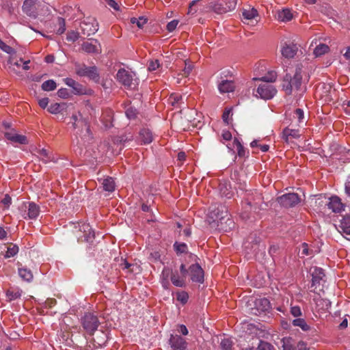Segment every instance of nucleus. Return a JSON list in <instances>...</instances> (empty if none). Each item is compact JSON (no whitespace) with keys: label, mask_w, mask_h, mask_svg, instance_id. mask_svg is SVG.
<instances>
[{"label":"nucleus","mask_w":350,"mask_h":350,"mask_svg":"<svg viewBox=\"0 0 350 350\" xmlns=\"http://www.w3.org/2000/svg\"><path fill=\"white\" fill-rule=\"evenodd\" d=\"M300 136L298 129H292L286 127L282 131V139L287 144H289L293 139H297Z\"/></svg>","instance_id":"14"},{"label":"nucleus","mask_w":350,"mask_h":350,"mask_svg":"<svg viewBox=\"0 0 350 350\" xmlns=\"http://www.w3.org/2000/svg\"><path fill=\"white\" fill-rule=\"evenodd\" d=\"M298 47L295 44L284 43L281 49V53L283 57L290 59L293 58L297 54Z\"/></svg>","instance_id":"13"},{"label":"nucleus","mask_w":350,"mask_h":350,"mask_svg":"<svg viewBox=\"0 0 350 350\" xmlns=\"http://www.w3.org/2000/svg\"><path fill=\"white\" fill-rule=\"evenodd\" d=\"M103 187L105 191L111 192L115 189V182L111 177H108L103 180Z\"/></svg>","instance_id":"36"},{"label":"nucleus","mask_w":350,"mask_h":350,"mask_svg":"<svg viewBox=\"0 0 350 350\" xmlns=\"http://www.w3.org/2000/svg\"><path fill=\"white\" fill-rule=\"evenodd\" d=\"M211 8L217 14H223L228 12L226 7L223 6L221 3L218 2L211 3Z\"/></svg>","instance_id":"38"},{"label":"nucleus","mask_w":350,"mask_h":350,"mask_svg":"<svg viewBox=\"0 0 350 350\" xmlns=\"http://www.w3.org/2000/svg\"><path fill=\"white\" fill-rule=\"evenodd\" d=\"M256 92L258 94L260 98L265 100H269L276 94L277 90L271 84L264 83L260 84L258 87Z\"/></svg>","instance_id":"9"},{"label":"nucleus","mask_w":350,"mask_h":350,"mask_svg":"<svg viewBox=\"0 0 350 350\" xmlns=\"http://www.w3.org/2000/svg\"><path fill=\"white\" fill-rule=\"evenodd\" d=\"M283 350H296L295 340L291 337H284L282 339Z\"/></svg>","instance_id":"31"},{"label":"nucleus","mask_w":350,"mask_h":350,"mask_svg":"<svg viewBox=\"0 0 350 350\" xmlns=\"http://www.w3.org/2000/svg\"><path fill=\"white\" fill-rule=\"evenodd\" d=\"M125 114L126 117L130 120L135 119L137 116L138 111L135 107L129 106L126 108Z\"/></svg>","instance_id":"47"},{"label":"nucleus","mask_w":350,"mask_h":350,"mask_svg":"<svg viewBox=\"0 0 350 350\" xmlns=\"http://www.w3.org/2000/svg\"><path fill=\"white\" fill-rule=\"evenodd\" d=\"M76 73L80 77H87L95 82L100 80V75L96 66H87L83 64L77 68Z\"/></svg>","instance_id":"6"},{"label":"nucleus","mask_w":350,"mask_h":350,"mask_svg":"<svg viewBox=\"0 0 350 350\" xmlns=\"http://www.w3.org/2000/svg\"><path fill=\"white\" fill-rule=\"evenodd\" d=\"M40 213V207L36 203L31 202L29 203L28 217L30 219H36Z\"/></svg>","instance_id":"28"},{"label":"nucleus","mask_w":350,"mask_h":350,"mask_svg":"<svg viewBox=\"0 0 350 350\" xmlns=\"http://www.w3.org/2000/svg\"><path fill=\"white\" fill-rule=\"evenodd\" d=\"M327 208L334 213H340L345 210V204L341 202V199L336 196H332L329 201L325 204Z\"/></svg>","instance_id":"11"},{"label":"nucleus","mask_w":350,"mask_h":350,"mask_svg":"<svg viewBox=\"0 0 350 350\" xmlns=\"http://www.w3.org/2000/svg\"><path fill=\"white\" fill-rule=\"evenodd\" d=\"M340 228L343 233L350 235V215H347L340 221Z\"/></svg>","instance_id":"30"},{"label":"nucleus","mask_w":350,"mask_h":350,"mask_svg":"<svg viewBox=\"0 0 350 350\" xmlns=\"http://www.w3.org/2000/svg\"><path fill=\"white\" fill-rule=\"evenodd\" d=\"M18 252V247L16 245L10 243L8 247V250L5 254V258H10L14 256Z\"/></svg>","instance_id":"43"},{"label":"nucleus","mask_w":350,"mask_h":350,"mask_svg":"<svg viewBox=\"0 0 350 350\" xmlns=\"http://www.w3.org/2000/svg\"><path fill=\"white\" fill-rule=\"evenodd\" d=\"M41 87L44 91L49 92V91L54 90L57 88V85H56V83L53 80L49 79V80L44 81L42 84Z\"/></svg>","instance_id":"44"},{"label":"nucleus","mask_w":350,"mask_h":350,"mask_svg":"<svg viewBox=\"0 0 350 350\" xmlns=\"http://www.w3.org/2000/svg\"><path fill=\"white\" fill-rule=\"evenodd\" d=\"M242 14L245 19L251 20L258 15V11L254 8L244 10Z\"/></svg>","instance_id":"45"},{"label":"nucleus","mask_w":350,"mask_h":350,"mask_svg":"<svg viewBox=\"0 0 350 350\" xmlns=\"http://www.w3.org/2000/svg\"><path fill=\"white\" fill-rule=\"evenodd\" d=\"M291 314L295 317H299L301 316V310L299 306H291Z\"/></svg>","instance_id":"56"},{"label":"nucleus","mask_w":350,"mask_h":350,"mask_svg":"<svg viewBox=\"0 0 350 350\" xmlns=\"http://www.w3.org/2000/svg\"><path fill=\"white\" fill-rule=\"evenodd\" d=\"M38 0H25L22 7L23 11L29 16H35L36 4Z\"/></svg>","instance_id":"19"},{"label":"nucleus","mask_w":350,"mask_h":350,"mask_svg":"<svg viewBox=\"0 0 350 350\" xmlns=\"http://www.w3.org/2000/svg\"><path fill=\"white\" fill-rule=\"evenodd\" d=\"M258 350H275L273 346L268 342L263 340H260L259 345L258 346Z\"/></svg>","instance_id":"50"},{"label":"nucleus","mask_w":350,"mask_h":350,"mask_svg":"<svg viewBox=\"0 0 350 350\" xmlns=\"http://www.w3.org/2000/svg\"><path fill=\"white\" fill-rule=\"evenodd\" d=\"M159 66V62L157 59H156L154 61H151V62H150L149 65H148V70L150 71H154L157 68H158Z\"/></svg>","instance_id":"63"},{"label":"nucleus","mask_w":350,"mask_h":350,"mask_svg":"<svg viewBox=\"0 0 350 350\" xmlns=\"http://www.w3.org/2000/svg\"><path fill=\"white\" fill-rule=\"evenodd\" d=\"M94 42H84L81 44V49L88 53H100L101 52L100 44L97 40L93 39Z\"/></svg>","instance_id":"12"},{"label":"nucleus","mask_w":350,"mask_h":350,"mask_svg":"<svg viewBox=\"0 0 350 350\" xmlns=\"http://www.w3.org/2000/svg\"><path fill=\"white\" fill-rule=\"evenodd\" d=\"M70 120L73 129L77 130V134H82L84 130L87 133H90L89 123L85 118H83L80 112H78V114H72Z\"/></svg>","instance_id":"5"},{"label":"nucleus","mask_w":350,"mask_h":350,"mask_svg":"<svg viewBox=\"0 0 350 350\" xmlns=\"http://www.w3.org/2000/svg\"><path fill=\"white\" fill-rule=\"evenodd\" d=\"M174 249L178 255L187 252V245L185 243L176 241L174 244Z\"/></svg>","instance_id":"42"},{"label":"nucleus","mask_w":350,"mask_h":350,"mask_svg":"<svg viewBox=\"0 0 350 350\" xmlns=\"http://www.w3.org/2000/svg\"><path fill=\"white\" fill-rule=\"evenodd\" d=\"M193 69V66L191 64H188L185 62V68L183 70V73L181 74L183 77H187L191 71Z\"/></svg>","instance_id":"57"},{"label":"nucleus","mask_w":350,"mask_h":350,"mask_svg":"<svg viewBox=\"0 0 350 350\" xmlns=\"http://www.w3.org/2000/svg\"><path fill=\"white\" fill-rule=\"evenodd\" d=\"M292 323L295 327H299L304 332H307L310 329V327L307 324L304 319H295L293 321Z\"/></svg>","instance_id":"35"},{"label":"nucleus","mask_w":350,"mask_h":350,"mask_svg":"<svg viewBox=\"0 0 350 350\" xmlns=\"http://www.w3.org/2000/svg\"><path fill=\"white\" fill-rule=\"evenodd\" d=\"M231 112H232V111H231V109H226V110L224 111L223 114H222V120H223V121H224L226 124H229V120H228V119H229V116H230V115L231 114Z\"/></svg>","instance_id":"62"},{"label":"nucleus","mask_w":350,"mask_h":350,"mask_svg":"<svg viewBox=\"0 0 350 350\" xmlns=\"http://www.w3.org/2000/svg\"><path fill=\"white\" fill-rule=\"evenodd\" d=\"M19 62H23V59L22 58H20L19 61L15 57H14L13 55H12L8 61V71L10 72H13V73H15L16 75H18L19 74V72H18L16 68H15V66L17 67V68H20L21 67V64L19 63Z\"/></svg>","instance_id":"24"},{"label":"nucleus","mask_w":350,"mask_h":350,"mask_svg":"<svg viewBox=\"0 0 350 350\" xmlns=\"http://www.w3.org/2000/svg\"><path fill=\"white\" fill-rule=\"evenodd\" d=\"M65 83L69 87L72 88V92L75 94H83L84 93L82 85L79 84L71 78H66L64 79Z\"/></svg>","instance_id":"22"},{"label":"nucleus","mask_w":350,"mask_h":350,"mask_svg":"<svg viewBox=\"0 0 350 350\" xmlns=\"http://www.w3.org/2000/svg\"><path fill=\"white\" fill-rule=\"evenodd\" d=\"M329 50V48L327 44H320L314 49V54L316 57H319L328 53Z\"/></svg>","instance_id":"37"},{"label":"nucleus","mask_w":350,"mask_h":350,"mask_svg":"<svg viewBox=\"0 0 350 350\" xmlns=\"http://www.w3.org/2000/svg\"><path fill=\"white\" fill-rule=\"evenodd\" d=\"M325 276L324 270L320 267H314L312 273V286H314L317 284H319L320 281Z\"/></svg>","instance_id":"23"},{"label":"nucleus","mask_w":350,"mask_h":350,"mask_svg":"<svg viewBox=\"0 0 350 350\" xmlns=\"http://www.w3.org/2000/svg\"><path fill=\"white\" fill-rule=\"evenodd\" d=\"M278 18L282 21H289L293 18V14L288 9H284L278 13Z\"/></svg>","instance_id":"40"},{"label":"nucleus","mask_w":350,"mask_h":350,"mask_svg":"<svg viewBox=\"0 0 350 350\" xmlns=\"http://www.w3.org/2000/svg\"><path fill=\"white\" fill-rule=\"evenodd\" d=\"M176 295V300L179 301L183 306L187 303L189 300V294L186 291H177Z\"/></svg>","instance_id":"39"},{"label":"nucleus","mask_w":350,"mask_h":350,"mask_svg":"<svg viewBox=\"0 0 350 350\" xmlns=\"http://www.w3.org/2000/svg\"><path fill=\"white\" fill-rule=\"evenodd\" d=\"M58 29H57V33L61 35L66 31V21L65 19L62 17H58L57 20Z\"/></svg>","instance_id":"46"},{"label":"nucleus","mask_w":350,"mask_h":350,"mask_svg":"<svg viewBox=\"0 0 350 350\" xmlns=\"http://www.w3.org/2000/svg\"><path fill=\"white\" fill-rule=\"evenodd\" d=\"M255 306L257 310L262 312L268 311L271 308L270 301L267 298L257 299L255 301Z\"/></svg>","instance_id":"26"},{"label":"nucleus","mask_w":350,"mask_h":350,"mask_svg":"<svg viewBox=\"0 0 350 350\" xmlns=\"http://www.w3.org/2000/svg\"><path fill=\"white\" fill-rule=\"evenodd\" d=\"M189 257L192 261L195 262V263L189 266V275L191 280L193 282L202 284L204 281V272L199 263L197 262L198 256L190 253Z\"/></svg>","instance_id":"3"},{"label":"nucleus","mask_w":350,"mask_h":350,"mask_svg":"<svg viewBox=\"0 0 350 350\" xmlns=\"http://www.w3.org/2000/svg\"><path fill=\"white\" fill-rule=\"evenodd\" d=\"M134 74L125 70L124 68L120 69L116 75L118 81L122 84L124 87L132 88V85H135L134 83Z\"/></svg>","instance_id":"8"},{"label":"nucleus","mask_w":350,"mask_h":350,"mask_svg":"<svg viewBox=\"0 0 350 350\" xmlns=\"http://www.w3.org/2000/svg\"><path fill=\"white\" fill-rule=\"evenodd\" d=\"M1 203L3 204L6 208H8L12 204V198L9 194H5L4 198L1 200Z\"/></svg>","instance_id":"55"},{"label":"nucleus","mask_w":350,"mask_h":350,"mask_svg":"<svg viewBox=\"0 0 350 350\" xmlns=\"http://www.w3.org/2000/svg\"><path fill=\"white\" fill-rule=\"evenodd\" d=\"M38 153L41 157V159L45 162L48 163L52 160L51 157L49 155V152L47 150L42 148L38 151Z\"/></svg>","instance_id":"49"},{"label":"nucleus","mask_w":350,"mask_h":350,"mask_svg":"<svg viewBox=\"0 0 350 350\" xmlns=\"http://www.w3.org/2000/svg\"><path fill=\"white\" fill-rule=\"evenodd\" d=\"M57 95L60 98H66L70 96V93L66 88H61L57 91Z\"/></svg>","instance_id":"61"},{"label":"nucleus","mask_w":350,"mask_h":350,"mask_svg":"<svg viewBox=\"0 0 350 350\" xmlns=\"http://www.w3.org/2000/svg\"><path fill=\"white\" fill-rule=\"evenodd\" d=\"M244 203L245 204L244 207L245 211L241 213L240 215L243 219L249 218V211L252 208H254V209L260 208V204L258 202H252L249 198L245 199Z\"/></svg>","instance_id":"17"},{"label":"nucleus","mask_w":350,"mask_h":350,"mask_svg":"<svg viewBox=\"0 0 350 350\" xmlns=\"http://www.w3.org/2000/svg\"><path fill=\"white\" fill-rule=\"evenodd\" d=\"M180 272L181 277L185 280L187 275L189 273V267L187 269L185 265L182 263L180 266Z\"/></svg>","instance_id":"60"},{"label":"nucleus","mask_w":350,"mask_h":350,"mask_svg":"<svg viewBox=\"0 0 350 350\" xmlns=\"http://www.w3.org/2000/svg\"><path fill=\"white\" fill-rule=\"evenodd\" d=\"M98 25L97 23L94 24L91 23L90 22L84 21L81 23V29L82 30V32L84 35H86L87 36L95 33L98 31Z\"/></svg>","instance_id":"16"},{"label":"nucleus","mask_w":350,"mask_h":350,"mask_svg":"<svg viewBox=\"0 0 350 350\" xmlns=\"http://www.w3.org/2000/svg\"><path fill=\"white\" fill-rule=\"evenodd\" d=\"M0 49L5 53L12 55L15 54V50L10 46L6 44L5 42L0 43Z\"/></svg>","instance_id":"51"},{"label":"nucleus","mask_w":350,"mask_h":350,"mask_svg":"<svg viewBox=\"0 0 350 350\" xmlns=\"http://www.w3.org/2000/svg\"><path fill=\"white\" fill-rule=\"evenodd\" d=\"M21 291L18 288H10L6 291V297L9 301H12L21 296Z\"/></svg>","instance_id":"32"},{"label":"nucleus","mask_w":350,"mask_h":350,"mask_svg":"<svg viewBox=\"0 0 350 350\" xmlns=\"http://www.w3.org/2000/svg\"><path fill=\"white\" fill-rule=\"evenodd\" d=\"M169 344L172 350H185L187 347L186 340L177 334H171Z\"/></svg>","instance_id":"10"},{"label":"nucleus","mask_w":350,"mask_h":350,"mask_svg":"<svg viewBox=\"0 0 350 350\" xmlns=\"http://www.w3.org/2000/svg\"><path fill=\"white\" fill-rule=\"evenodd\" d=\"M5 137L7 139L14 143H18L20 144H27L28 143L27 137L23 135L6 132L5 133Z\"/></svg>","instance_id":"20"},{"label":"nucleus","mask_w":350,"mask_h":350,"mask_svg":"<svg viewBox=\"0 0 350 350\" xmlns=\"http://www.w3.org/2000/svg\"><path fill=\"white\" fill-rule=\"evenodd\" d=\"M81 323L83 329L90 335H93L100 325L97 316L91 312L85 313L81 317Z\"/></svg>","instance_id":"4"},{"label":"nucleus","mask_w":350,"mask_h":350,"mask_svg":"<svg viewBox=\"0 0 350 350\" xmlns=\"http://www.w3.org/2000/svg\"><path fill=\"white\" fill-rule=\"evenodd\" d=\"M79 37V33L74 31H71L68 32V33L66 35V40L68 41L74 42L78 40Z\"/></svg>","instance_id":"52"},{"label":"nucleus","mask_w":350,"mask_h":350,"mask_svg":"<svg viewBox=\"0 0 350 350\" xmlns=\"http://www.w3.org/2000/svg\"><path fill=\"white\" fill-rule=\"evenodd\" d=\"M131 23L132 24H136V25L139 28H143L144 25L147 23V18H145L144 17H139V18H131Z\"/></svg>","instance_id":"48"},{"label":"nucleus","mask_w":350,"mask_h":350,"mask_svg":"<svg viewBox=\"0 0 350 350\" xmlns=\"http://www.w3.org/2000/svg\"><path fill=\"white\" fill-rule=\"evenodd\" d=\"M80 230L83 232L85 241L89 243L93 241L95 233L88 224H83L80 227Z\"/></svg>","instance_id":"21"},{"label":"nucleus","mask_w":350,"mask_h":350,"mask_svg":"<svg viewBox=\"0 0 350 350\" xmlns=\"http://www.w3.org/2000/svg\"><path fill=\"white\" fill-rule=\"evenodd\" d=\"M93 340L94 341H100V342H98V344L101 346L102 345H103L106 341H107V334L102 332L100 333V337H97V339H95V338H93Z\"/></svg>","instance_id":"58"},{"label":"nucleus","mask_w":350,"mask_h":350,"mask_svg":"<svg viewBox=\"0 0 350 350\" xmlns=\"http://www.w3.org/2000/svg\"><path fill=\"white\" fill-rule=\"evenodd\" d=\"M171 282L172 283L177 287H185L186 286L185 280L181 277V275H179L177 271H173L171 275Z\"/></svg>","instance_id":"27"},{"label":"nucleus","mask_w":350,"mask_h":350,"mask_svg":"<svg viewBox=\"0 0 350 350\" xmlns=\"http://www.w3.org/2000/svg\"><path fill=\"white\" fill-rule=\"evenodd\" d=\"M331 89L332 86L329 84L321 83L317 87L316 94H319L320 97H328L329 96Z\"/></svg>","instance_id":"25"},{"label":"nucleus","mask_w":350,"mask_h":350,"mask_svg":"<svg viewBox=\"0 0 350 350\" xmlns=\"http://www.w3.org/2000/svg\"><path fill=\"white\" fill-rule=\"evenodd\" d=\"M168 100L172 105L175 106L182 100V96L178 94H171Z\"/></svg>","instance_id":"53"},{"label":"nucleus","mask_w":350,"mask_h":350,"mask_svg":"<svg viewBox=\"0 0 350 350\" xmlns=\"http://www.w3.org/2000/svg\"><path fill=\"white\" fill-rule=\"evenodd\" d=\"M233 345L230 338H225L221 340L220 347L221 350H233Z\"/></svg>","instance_id":"41"},{"label":"nucleus","mask_w":350,"mask_h":350,"mask_svg":"<svg viewBox=\"0 0 350 350\" xmlns=\"http://www.w3.org/2000/svg\"><path fill=\"white\" fill-rule=\"evenodd\" d=\"M178 24V20H173L167 23L166 29L168 31L172 32L176 28Z\"/></svg>","instance_id":"59"},{"label":"nucleus","mask_w":350,"mask_h":350,"mask_svg":"<svg viewBox=\"0 0 350 350\" xmlns=\"http://www.w3.org/2000/svg\"><path fill=\"white\" fill-rule=\"evenodd\" d=\"M277 79V73L274 70L269 71L265 76L261 77L260 79L255 78V80H260L262 81H265L267 83H273Z\"/></svg>","instance_id":"34"},{"label":"nucleus","mask_w":350,"mask_h":350,"mask_svg":"<svg viewBox=\"0 0 350 350\" xmlns=\"http://www.w3.org/2000/svg\"><path fill=\"white\" fill-rule=\"evenodd\" d=\"M19 276L26 282H31L33 280V275L31 271L26 267H18Z\"/></svg>","instance_id":"29"},{"label":"nucleus","mask_w":350,"mask_h":350,"mask_svg":"<svg viewBox=\"0 0 350 350\" xmlns=\"http://www.w3.org/2000/svg\"><path fill=\"white\" fill-rule=\"evenodd\" d=\"M277 201L281 206L291 208L298 204L301 202V198L297 193H289L278 197Z\"/></svg>","instance_id":"7"},{"label":"nucleus","mask_w":350,"mask_h":350,"mask_svg":"<svg viewBox=\"0 0 350 350\" xmlns=\"http://www.w3.org/2000/svg\"><path fill=\"white\" fill-rule=\"evenodd\" d=\"M295 116L301 122L304 118V111L301 109L297 108L295 110Z\"/></svg>","instance_id":"64"},{"label":"nucleus","mask_w":350,"mask_h":350,"mask_svg":"<svg viewBox=\"0 0 350 350\" xmlns=\"http://www.w3.org/2000/svg\"><path fill=\"white\" fill-rule=\"evenodd\" d=\"M209 209L210 216L214 221H217L222 225L223 221L226 220V223L229 222V225L234 226L233 221L228 217V210L225 205L221 204L212 205Z\"/></svg>","instance_id":"2"},{"label":"nucleus","mask_w":350,"mask_h":350,"mask_svg":"<svg viewBox=\"0 0 350 350\" xmlns=\"http://www.w3.org/2000/svg\"><path fill=\"white\" fill-rule=\"evenodd\" d=\"M139 140L141 144H148L153 140V135L152 131L147 128H143L139 133Z\"/></svg>","instance_id":"18"},{"label":"nucleus","mask_w":350,"mask_h":350,"mask_svg":"<svg viewBox=\"0 0 350 350\" xmlns=\"http://www.w3.org/2000/svg\"><path fill=\"white\" fill-rule=\"evenodd\" d=\"M237 154L239 157H248L249 152H247L245 148L241 144H239V146L237 148Z\"/></svg>","instance_id":"54"},{"label":"nucleus","mask_w":350,"mask_h":350,"mask_svg":"<svg viewBox=\"0 0 350 350\" xmlns=\"http://www.w3.org/2000/svg\"><path fill=\"white\" fill-rule=\"evenodd\" d=\"M66 104L62 103H52L48 108V111L53 114H57L61 113L66 109Z\"/></svg>","instance_id":"33"},{"label":"nucleus","mask_w":350,"mask_h":350,"mask_svg":"<svg viewBox=\"0 0 350 350\" xmlns=\"http://www.w3.org/2000/svg\"><path fill=\"white\" fill-rule=\"evenodd\" d=\"M301 68H296L295 74L293 77L286 75L282 82V90H284L286 95H291L293 91L304 92L306 88L302 87V75Z\"/></svg>","instance_id":"1"},{"label":"nucleus","mask_w":350,"mask_h":350,"mask_svg":"<svg viewBox=\"0 0 350 350\" xmlns=\"http://www.w3.org/2000/svg\"><path fill=\"white\" fill-rule=\"evenodd\" d=\"M218 89L221 93L232 92L235 89V83L233 80L222 79L218 84Z\"/></svg>","instance_id":"15"}]
</instances>
